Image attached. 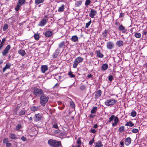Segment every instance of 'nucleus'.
Instances as JSON below:
<instances>
[{
    "mask_svg": "<svg viewBox=\"0 0 147 147\" xmlns=\"http://www.w3.org/2000/svg\"><path fill=\"white\" fill-rule=\"evenodd\" d=\"M39 107L38 106H33L30 108V110L31 111L34 112L38 110Z\"/></svg>",
    "mask_w": 147,
    "mask_h": 147,
    "instance_id": "nucleus-19",
    "label": "nucleus"
},
{
    "mask_svg": "<svg viewBox=\"0 0 147 147\" xmlns=\"http://www.w3.org/2000/svg\"><path fill=\"white\" fill-rule=\"evenodd\" d=\"M65 45V42L64 41L61 42L59 45V48H61L63 46Z\"/></svg>",
    "mask_w": 147,
    "mask_h": 147,
    "instance_id": "nucleus-35",
    "label": "nucleus"
},
{
    "mask_svg": "<svg viewBox=\"0 0 147 147\" xmlns=\"http://www.w3.org/2000/svg\"><path fill=\"white\" fill-rule=\"evenodd\" d=\"M65 6L64 5H62V6L60 7L58 9V11L61 12L63 11L65 9Z\"/></svg>",
    "mask_w": 147,
    "mask_h": 147,
    "instance_id": "nucleus-27",
    "label": "nucleus"
},
{
    "mask_svg": "<svg viewBox=\"0 0 147 147\" xmlns=\"http://www.w3.org/2000/svg\"><path fill=\"white\" fill-rule=\"evenodd\" d=\"M124 127L123 126H122L119 127V131L120 132H122L124 130Z\"/></svg>",
    "mask_w": 147,
    "mask_h": 147,
    "instance_id": "nucleus-42",
    "label": "nucleus"
},
{
    "mask_svg": "<svg viewBox=\"0 0 147 147\" xmlns=\"http://www.w3.org/2000/svg\"><path fill=\"white\" fill-rule=\"evenodd\" d=\"M83 60V59L81 57H79L76 58L74 62L73 65V67L74 68H76L77 67L78 63L82 62Z\"/></svg>",
    "mask_w": 147,
    "mask_h": 147,
    "instance_id": "nucleus-3",
    "label": "nucleus"
},
{
    "mask_svg": "<svg viewBox=\"0 0 147 147\" xmlns=\"http://www.w3.org/2000/svg\"><path fill=\"white\" fill-rule=\"evenodd\" d=\"M139 131V129H137L134 128L131 130V131L132 133H137Z\"/></svg>",
    "mask_w": 147,
    "mask_h": 147,
    "instance_id": "nucleus-43",
    "label": "nucleus"
},
{
    "mask_svg": "<svg viewBox=\"0 0 147 147\" xmlns=\"http://www.w3.org/2000/svg\"><path fill=\"white\" fill-rule=\"evenodd\" d=\"M82 2L81 0L76 1L75 3V6L76 7H80L82 5Z\"/></svg>",
    "mask_w": 147,
    "mask_h": 147,
    "instance_id": "nucleus-22",
    "label": "nucleus"
},
{
    "mask_svg": "<svg viewBox=\"0 0 147 147\" xmlns=\"http://www.w3.org/2000/svg\"><path fill=\"white\" fill-rule=\"evenodd\" d=\"M94 142V138H93L92 139V140H90L89 142V144L90 145H92L93 143Z\"/></svg>",
    "mask_w": 147,
    "mask_h": 147,
    "instance_id": "nucleus-51",
    "label": "nucleus"
},
{
    "mask_svg": "<svg viewBox=\"0 0 147 147\" xmlns=\"http://www.w3.org/2000/svg\"><path fill=\"white\" fill-rule=\"evenodd\" d=\"M115 116L114 115H111L109 118V120L108 121V123H110L114 119Z\"/></svg>",
    "mask_w": 147,
    "mask_h": 147,
    "instance_id": "nucleus-32",
    "label": "nucleus"
},
{
    "mask_svg": "<svg viewBox=\"0 0 147 147\" xmlns=\"http://www.w3.org/2000/svg\"><path fill=\"white\" fill-rule=\"evenodd\" d=\"M120 144L121 146H123L124 145V143L123 141H121L120 142Z\"/></svg>",
    "mask_w": 147,
    "mask_h": 147,
    "instance_id": "nucleus-63",
    "label": "nucleus"
},
{
    "mask_svg": "<svg viewBox=\"0 0 147 147\" xmlns=\"http://www.w3.org/2000/svg\"><path fill=\"white\" fill-rule=\"evenodd\" d=\"M92 75L91 74H88L87 76V77L88 78H91L92 77Z\"/></svg>",
    "mask_w": 147,
    "mask_h": 147,
    "instance_id": "nucleus-61",
    "label": "nucleus"
},
{
    "mask_svg": "<svg viewBox=\"0 0 147 147\" xmlns=\"http://www.w3.org/2000/svg\"><path fill=\"white\" fill-rule=\"evenodd\" d=\"M34 37L36 40H38L39 39V36L37 34H36L34 35Z\"/></svg>",
    "mask_w": 147,
    "mask_h": 147,
    "instance_id": "nucleus-45",
    "label": "nucleus"
},
{
    "mask_svg": "<svg viewBox=\"0 0 147 147\" xmlns=\"http://www.w3.org/2000/svg\"><path fill=\"white\" fill-rule=\"evenodd\" d=\"M25 2V0H19L18 1V3L20 5H22L24 4Z\"/></svg>",
    "mask_w": 147,
    "mask_h": 147,
    "instance_id": "nucleus-37",
    "label": "nucleus"
},
{
    "mask_svg": "<svg viewBox=\"0 0 147 147\" xmlns=\"http://www.w3.org/2000/svg\"><path fill=\"white\" fill-rule=\"evenodd\" d=\"M22 126L20 124H18L16 126V130L18 131H20V129L22 127Z\"/></svg>",
    "mask_w": 147,
    "mask_h": 147,
    "instance_id": "nucleus-34",
    "label": "nucleus"
},
{
    "mask_svg": "<svg viewBox=\"0 0 147 147\" xmlns=\"http://www.w3.org/2000/svg\"><path fill=\"white\" fill-rule=\"evenodd\" d=\"M125 126H128L129 127H132L134 126V124L132 123V122L131 121L128 122L126 124H125Z\"/></svg>",
    "mask_w": 147,
    "mask_h": 147,
    "instance_id": "nucleus-29",
    "label": "nucleus"
},
{
    "mask_svg": "<svg viewBox=\"0 0 147 147\" xmlns=\"http://www.w3.org/2000/svg\"><path fill=\"white\" fill-rule=\"evenodd\" d=\"M91 3V1L90 0H86L85 3V5L88 6Z\"/></svg>",
    "mask_w": 147,
    "mask_h": 147,
    "instance_id": "nucleus-46",
    "label": "nucleus"
},
{
    "mask_svg": "<svg viewBox=\"0 0 147 147\" xmlns=\"http://www.w3.org/2000/svg\"><path fill=\"white\" fill-rule=\"evenodd\" d=\"M98 127V125L96 124H95L94 126V127H93L95 128H97Z\"/></svg>",
    "mask_w": 147,
    "mask_h": 147,
    "instance_id": "nucleus-64",
    "label": "nucleus"
},
{
    "mask_svg": "<svg viewBox=\"0 0 147 147\" xmlns=\"http://www.w3.org/2000/svg\"><path fill=\"white\" fill-rule=\"evenodd\" d=\"M8 26L7 24H5L4 25L3 28V30L4 31H6L8 28Z\"/></svg>",
    "mask_w": 147,
    "mask_h": 147,
    "instance_id": "nucleus-39",
    "label": "nucleus"
},
{
    "mask_svg": "<svg viewBox=\"0 0 147 147\" xmlns=\"http://www.w3.org/2000/svg\"><path fill=\"white\" fill-rule=\"evenodd\" d=\"M59 53V50L57 49L55 50V52L53 54V58H56L57 57Z\"/></svg>",
    "mask_w": 147,
    "mask_h": 147,
    "instance_id": "nucleus-20",
    "label": "nucleus"
},
{
    "mask_svg": "<svg viewBox=\"0 0 147 147\" xmlns=\"http://www.w3.org/2000/svg\"><path fill=\"white\" fill-rule=\"evenodd\" d=\"M53 127L56 129L58 128V126L57 123H55L54 124H53Z\"/></svg>",
    "mask_w": 147,
    "mask_h": 147,
    "instance_id": "nucleus-53",
    "label": "nucleus"
},
{
    "mask_svg": "<svg viewBox=\"0 0 147 147\" xmlns=\"http://www.w3.org/2000/svg\"><path fill=\"white\" fill-rule=\"evenodd\" d=\"M4 44H3L1 43L0 44V50H1Z\"/></svg>",
    "mask_w": 147,
    "mask_h": 147,
    "instance_id": "nucleus-62",
    "label": "nucleus"
},
{
    "mask_svg": "<svg viewBox=\"0 0 147 147\" xmlns=\"http://www.w3.org/2000/svg\"><path fill=\"white\" fill-rule=\"evenodd\" d=\"M95 144V145L94 147H103V145L101 143L100 141L99 140L97 142L94 143Z\"/></svg>",
    "mask_w": 147,
    "mask_h": 147,
    "instance_id": "nucleus-14",
    "label": "nucleus"
},
{
    "mask_svg": "<svg viewBox=\"0 0 147 147\" xmlns=\"http://www.w3.org/2000/svg\"><path fill=\"white\" fill-rule=\"evenodd\" d=\"M26 111L24 109H22L20 111L19 113V115L21 116L25 114Z\"/></svg>",
    "mask_w": 147,
    "mask_h": 147,
    "instance_id": "nucleus-33",
    "label": "nucleus"
},
{
    "mask_svg": "<svg viewBox=\"0 0 147 147\" xmlns=\"http://www.w3.org/2000/svg\"><path fill=\"white\" fill-rule=\"evenodd\" d=\"M21 139L22 140V141H23L24 142H25V141H26L27 140L26 138L24 136H22L21 138Z\"/></svg>",
    "mask_w": 147,
    "mask_h": 147,
    "instance_id": "nucleus-54",
    "label": "nucleus"
},
{
    "mask_svg": "<svg viewBox=\"0 0 147 147\" xmlns=\"http://www.w3.org/2000/svg\"><path fill=\"white\" fill-rule=\"evenodd\" d=\"M9 137L11 140H15L17 139V136L14 134H10Z\"/></svg>",
    "mask_w": 147,
    "mask_h": 147,
    "instance_id": "nucleus-16",
    "label": "nucleus"
},
{
    "mask_svg": "<svg viewBox=\"0 0 147 147\" xmlns=\"http://www.w3.org/2000/svg\"><path fill=\"white\" fill-rule=\"evenodd\" d=\"M43 92L42 90L36 87H34V88L33 94L36 96H39L43 94Z\"/></svg>",
    "mask_w": 147,
    "mask_h": 147,
    "instance_id": "nucleus-4",
    "label": "nucleus"
},
{
    "mask_svg": "<svg viewBox=\"0 0 147 147\" xmlns=\"http://www.w3.org/2000/svg\"><path fill=\"white\" fill-rule=\"evenodd\" d=\"M114 123H115L117 124L119 122V119H118V117H117V116L115 117L114 119Z\"/></svg>",
    "mask_w": 147,
    "mask_h": 147,
    "instance_id": "nucleus-41",
    "label": "nucleus"
},
{
    "mask_svg": "<svg viewBox=\"0 0 147 147\" xmlns=\"http://www.w3.org/2000/svg\"><path fill=\"white\" fill-rule=\"evenodd\" d=\"M68 75L71 78H74L75 77V76L71 71L69 72Z\"/></svg>",
    "mask_w": 147,
    "mask_h": 147,
    "instance_id": "nucleus-49",
    "label": "nucleus"
},
{
    "mask_svg": "<svg viewBox=\"0 0 147 147\" xmlns=\"http://www.w3.org/2000/svg\"><path fill=\"white\" fill-rule=\"evenodd\" d=\"M11 65L9 63H7L6 65L5 66L3 69V71L4 72L7 69H9L10 68Z\"/></svg>",
    "mask_w": 147,
    "mask_h": 147,
    "instance_id": "nucleus-18",
    "label": "nucleus"
},
{
    "mask_svg": "<svg viewBox=\"0 0 147 147\" xmlns=\"http://www.w3.org/2000/svg\"><path fill=\"white\" fill-rule=\"evenodd\" d=\"M124 13H120L119 17H123L124 16Z\"/></svg>",
    "mask_w": 147,
    "mask_h": 147,
    "instance_id": "nucleus-60",
    "label": "nucleus"
},
{
    "mask_svg": "<svg viewBox=\"0 0 147 147\" xmlns=\"http://www.w3.org/2000/svg\"><path fill=\"white\" fill-rule=\"evenodd\" d=\"M97 14V11L94 9L91 10L90 13L89 14V16L91 18H93Z\"/></svg>",
    "mask_w": 147,
    "mask_h": 147,
    "instance_id": "nucleus-10",
    "label": "nucleus"
},
{
    "mask_svg": "<svg viewBox=\"0 0 147 147\" xmlns=\"http://www.w3.org/2000/svg\"><path fill=\"white\" fill-rule=\"evenodd\" d=\"M90 132L93 134L95 133L96 132V131L94 129H92L90 130Z\"/></svg>",
    "mask_w": 147,
    "mask_h": 147,
    "instance_id": "nucleus-57",
    "label": "nucleus"
},
{
    "mask_svg": "<svg viewBox=\"0 0 147 147\" xmlns=\"http://www.w3.org/2000/svg\"><path fill=\"white\" fill-rule=\"evenodd\" d=\"M101 91L100 90H98L95 93V98L97 99V98L100 97L101 96Z\"/></svg>",
    "mask_w": 147,
    "mask_h": 147,
    "instance_id": "nucleus-12",
    "label": "nucleus"
},
{
    "mask_svg": "<svg viewBox=\"0 0 147 147\" xmlns=\"http://www.w3.org/2000/svg\"><path fill=\"white\" fill-rule=\"evenodd\" d=\"M9 140L7 138H5L3 141V143L4 144H6V143L8 142Z\"/></svg>",
    "mask_w": 147,
    "mask_h": 147,
    "instance_id": "nucleus-44",
    "label": "nucleus"
},
{
    "mask_svg": "<svg viewBox=\"0 0 147 147\" xmlns=\"http://www.w3.org/2000/svg\"><path fill=\"white\" fill-rule=\"evenodd\" d=\"M45 0H35V3L36 5H38L42 3Z\"/></svg>",
    "mask_w": 147,
    "mask_h": 147,
    "instance_id": "nucleus-31",
    "label": "nucleus"
},
{
    "mask_svg": "<svg viewBox=\"0 0 147 147\" xmlns=\"http://www.w3.org/2000/svg\"><path fill=\"white\" fill-rule=\"evenodd\" d=\"M70 106L72 108H74L75 107V105L74 103L72 101H70Z\"/></svg>",
    "mask_w": 147,
    "mask_h": 147,
    "instance_id": "nucleus-38",
    "label": "nucleus"
},
{
    "mask_svg": "<svg viewBox=\"0 0 147 147\" xmlns=\"http://www.w3.org/2000/svg\"><path fill=\"white\" fill-rule=\"evenodd\" d=\"M47 22V20L45 18L43 19L40 22L38 26H44Z\"/></svg>",
    "mask_w": 147,
    "mask_h": 147,
    "instance_id": "nucleus-11",
    "label": "nucleus"
},
{
    "mask_svg": "<svg viewBox=\"0 0 147 147\" xmlns=\"http://www.w3.org/2000/svg\"><path fill=\"white\" fill-rule=\"evenodd\" d=\"M5 38H3L2 39V41L1 42V43L3 44H4V43L5 42Z\"/></svg>",
    "mask_w": 147,
    "mask_h": 147,
    "instance_id": "nucleus-58",
    "label": "nucleus"
},
{
    "mask_svg": "<svg viewBox=\"0 0 147 147\" xmlns=\"http://www.w3.org/2000/svg\"><path fill=\"white\" fill-rule=\"evenodd\" d=\"M108 68V65L107 63L103 64L102 66V69L105 71Z\"/></svg>",
    "mask_w": 147,
    "mask_h": 147,
    "instance_id": "nucleus-28",
    "label": "nucleus"
},
{
    "mask_svg": "<svg viewBox=\"0 0 147 147\" xmlns=\"http://www.w3.org/2000/svg\"><path fill=\"white\" fill-rule=\"evenodd\" d=\"M97 107H94L91 111V114L95 113L97 111Z\"/></svg>",
    "mask_w": 147,
    "mask_h": 147,
    "instance_id": "nucleus-30",
    "label": "nucleus"
},
{
    "mask_svg": "<svg viewBox=\"0 0 147 147\" xmlns=\"http://www.w3.org/2000/svg\"><path fill=\"white\" fill-rule=\"evenodd\" d=\"M59 86V84L58 83L56 84L53 87V88H57Z\"/></svg>",
    "mask_w": 147,
    "mask_h": 147,
    "instance_id": "nucleus-56",
    "label": "nucleus"
},
{
    "mask_svg": "<svg viewBox=\"0 0 147 147\" xmlns=\"http://www.w3.org/2000/svg\"><path fill=\"white\" fill-rule=\"evenodd\" d=\"M117 101L114 99H111L108 100L105 102V104L107 106H110L113 105L116 103Z\"/></svg>",
    "mask_w": 147,
    "mask_h": 147,
    "instance_id": "nucleus-5",
    "label": "nucleus"
},
{
    "mask_svg": "<svg viewBox=\"0 0 147 147\" xmlns=\"http://www.w3.org/2000/svg\"><path fill=\"white\" fill-rule=\"evenodd\" d=\"M131 115L133 117H135L136 115V113L135 111H133L131 113Z\"/></svg>",
    "mask_w": 147,
    "mask_h": 147,
    "instance_id": "nucleus-48",
    "label": "nucleus"
},
{
    "mask_svg": "<svg viewBox=\"0 0 147 147\" xmlns=\"http://www.w3.org/2000/svg\"><path fill=\"white\" fill-rule=\"evenodd\" d=\"M11 48V46L10 45L7 46L5 49L3 50L2 52V55L3 56H5L9 52V51Z\"/></svg>",
    "mask_w": 147,
    "mask_h": 147,
    "instance_id": "nucleus-7",
    "label": "nucleus"
},
{
    "mask_svg": "<svg viewBox=\"0 0 147 147\" xmlns=\"http://www.w3.org/2000/svg\"><path fill=\"white\" fill-rule=\"evenodd\" d=\"M107 47L108 49L111 50L114 48V45L113 42L109 41L107 43Z\"/></svg>",
    "mask_w": 147,
    "mask_h": 147,
    "instance_id": "nucleus-6",
    "label": "nucleus"
},
{
    "mask_svg": "<svg viewBox=\"0 0 147 147\" xmlns=\"http://www.w3.org/2000/svg\"><path fill=\"white\" fill-rule=\"evenodd\" d=\"M49 99L48 96L44 94H42L40 97V103L42 106H44L47 103Z\"/></svg>",
    "mask_w": 147,
    "mask_h": 147,
    "instance_id": "nucleus-2",
    "label": "nucleus"
},
{
    "mask_svg": "<svg viewBox=\"0 0 147 147\" xmlns=\"http://www.w3.org/2000/svg\"><path fill=\"white\" fill-rule=\"evenodd\" d=\"M123 42L121 40L117 41L116 42V45L118 47H120L123 46Z\"/></svg>",
    "mask_w": 147,
    "mask_h": 147,
    "instance_id": "nucleus-26",
    "label": "nucleus"
},
{
    "mask_svg": "<svg viewBox=\"0 0 147 147\" xmlns=\"http://www.w3.org/2000/svg\"><path fill=\"white\" fill-rule=\"evenodd\" d=\"M131 142V139L129 137L127 138L125 140V143L127 146L129 145Z\"/></svg>",
    "mask_w": 147,
    "mask_h": 147,
    "instance_id": "nucleus-13",
    "label": "nucleus"
},
{
    "mask_svg": "<svg viewBox=\"0 0 147 147\" xmlns=\"http://www.w3.org/2000/svg\"><path fill=\"white\" fill-rule=\"evenodd\" d=\"M77 142L78 144V145H79L80 146V145L81 144V138H78V139L77 140Z\"/></svg>",
    "mask_w": 147,
    "mask_h": 147,
    "instance_id": "nucleus-47",
    "label": "nucleus"
},
{
    "mask_svg": "<svg viewBox=\"0 0 147 147\" xmlns=\"http://www.w3.org/2000/svg\"><path fill=\"white\" fill-rule=\"evenodd\" d=\"M53 34V32L51 31H48L45 32V36L47 37H50Z\"/></svg>",
    "mask_w": 147,
    "mask_h": 147,
    "instance_id": "nucleus-17",
    "label": "nucleus"
},
{
    "mask_svg": "<svg viewBox=\"0 0 147 147\" xmlns=\"http://www.w3.org/2000/svg\"><path fill=\"white\" fill-rule=\"evenodd\" d=\"M91 23V21L90 20L86 24V26H85V28H88L89 26L90 25Z\"/></svg>",
    "mask_w": 147,
    "mask_h": 147,
    "instance_id": "nucleus-50",
    "label": "nucleus"
},
{
    "mask_svg": "<svg viewBox=\"0 0 147 147\" xmlns=\"http://www.w3.org/2000/svg\"><path fill=\"white\" fill-rule=\"evenodd\" d=\"M78 38L76 35H74L72 36L71 38V40L74 42H76L78 41Z\"/></svg>",
    "mask_w": 147,
    "mask_h": 147,
    "instance_id": "nucleus-24",
    "label": "nucleus"
},
{
    "mask_svg": "<svg viewBox=\"0 0 147 147\" xmlns=\"http://www.w3.org/2000/svg\"><path fill=\"white\" fill-rule=\"evenodd\" d=\"M85 87L84 86H82L80 87V89L82 90H84L85 89Z\"/></svg>",
    "mask_w": 147,
    "mask_h": 147,
    "instance_id": "nucleus-59",
    "label": "nucleus"
},
{
    "mask_svg": "<svg viewBox=\"0 0 147 147\" xmlns=\"http://www.w3.org/2000/svg\"><path fill=\"white\" fill-rule=\"evenodd\" d=\"M48 144L53 147H62L60 141H57L56 140L49 139L48 141Z\"/></svg>",
    "mask_w": 147,
    "mask_h": 147,
    "instance_id": "nucleus-1",
    "label": "nucleus"
},
{
    "mask_svg": "<svg viewBox=\"0 0 147 147\" xmlns=\"http://www.w3.org/2000/svg\"><path fill=\"white\" fill-rule=\"evenodd\" d=\"M42 116L40 115L38 113V114H36L34 117V119L35 121H38L42 119Z\"/></svg>",
    "mask_w": 147,
    "mask_h": 147,
    "instance_id": "nucleus-8",
    "label": "nucleus"
},
{
    "mask_svg": "<svg viewBox=\"0 0 147 147\" xmlns=\"http://www.w3.org/2000/svg\"><path fill=\"white\" fill-rule=\"evenodd\" d=\"M108 31L107 30H105L102 33L103 36L104 38H106L108 34Z\"/></svg>",
    "mask_w": 147,
    "mask_h": 147,
    "instance_id": "nucleus-23",
    "label": "nucleus"
},
{
    "mask_svg": "<svg viewBox=\"0 0 147 147\" xmlns=\"http://www.w3.org/2000/svg\"><path fill=\"white\" fill-rule=\"evenodd\" d=\"M97 56L98 57L100 58H102L103 57V55L102 54L100 50L96 51Z\"/></svg>",
    "mask_w": 147,
    "mask_h": 147,
    "instance_id": "nucleus-25",
    "label": "nucleus"
},
{
    "mask_svg": "<svg viewBox=\"0 0 147 147\" xmlns=\"http://www.w3.org/2000/svg\"><path fill=\"white\" fill-rule=\"evenodd\" d=\"M41 71L43 73H45L48 70V67L46 65H43L41 67Z\"/></svg>",
    "mask_w": 147,
    "mask_h": 147,
    "instance_id": "nucleus-15",
    "label": "nucleus"
},
{
    "mask_svg": "<svg viewBox=\"0 0 147 147\" xmlns=\"http://www.w3.org/2000/svg\"><path fill=\"white\" fill-rule=\"evenodd\" d=\"M135 36L138 38H139L141 37V35L140 33L136 32L134 35Z\"/></svg>",
    "mask_w": 147,
    "mask_h": 147,
    "instance_id": "nucleus-36",
    "label": "nucleus"
},
{
    "mask_svg": "<svg viewBox=\"0 0 147 147\" xmlns=\"http://www.w3.org/2000/svg\"><path fill=\"white\" fill-rule=\"evenodd\" d=\"M21 5H20L18 3L17 5V6L15 8V9L16 11H18L20 7H21Z\"/></svg>",
    "mask_w": 147,
    "mask_h": 147,
    "instance_id": "nucleus-40",
    "label": "nucleus"
},
{
    "mask_svg": "<svg viewBox=\"0 0 147 147\" xmlns=\"http://www.w3.org/2000/svg\"><path fill=\"white\" fill-rule=\"evenodd\" d=\"M113 79V77L112 76L110 75L109 76L108 80L110 81L111 82Z\"/></svg>",
    "mask_w": 147,
    "mask_h": 147,
    "instance_id": "nucleus-52",
    "label": "nucleus"
},
{
    "mask_svg": "<svg viewBox=\"0 0 147 147\" xmlns=\"http://www.w3.org/2000/svg\"><path fill=\"white\" fill-rule=\"evenodd\" d=\"M18 53L20 55L22 56L25 55L26 54L25 51L22 49L19 50L18 51Z\"/></svg>",
    "mask_w": 147,
    "mask_h": 147,
    "instance_id": "nucleus-21",
    "label": "nucleus"
},
{
    "mask_svg": "<svg viewBox=\"0 0 147 147\" xmlns=\"http://www.w3.org/2000/svg\"><path fill=\"white\" fill-rule=\"evenodd\" d=\"M119 30L120 31H122V32L123 33H126L127 31V29L125 28V27L122 24L119 26Z\"/></svg>",
    "mask_w": 147,
    "mask_h": 147,
    "instance_id": "nucleus-9",
    "label": "nucleus"
},
{
    "mask_svg": "<svg viewBox=\"0 0 147 147\" xmlns=\"http://www.w3.org/2000/svg\"><path fill=\"white\" fill-rule=\"evenodd\" d=\"M6 146L7 147H10L11 145V143L8 142L7 143H6Z\"/></svg>",
    "mask_w": 147,
    "mask_h": 147,
    "instance_id": "nucleus-55",
    "label": "nucleus"
}]
</instances>
